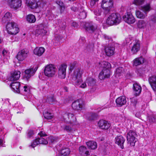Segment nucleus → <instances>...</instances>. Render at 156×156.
<instances>
[{"label":"nucleus","instance_id":"e433bc0d","mask_svg":"<svg viewBox=\"0 0 156 156\" xmlns=\"http://www.w3.org/2000/svg\"><path fill=\"white\" fill-rule=\"evenodd\" d=\"M123 69L121 67H119L116 69L115 74L116 77L118 78L123 73Z\"/></svg>","mask_w":156,"mask_h":156},{"label":"nucleus","instance_id":"37998d69","mask_svg":"<svg viewBox=\"0 0 156 156\" xmlns=\"http://www.w3.org/2000/svg\"><path fill=\"white\" fill-rule=\"evenodd\" d=\"M38 144H48L47 141L43 137L37 138Z\"/></svg>","mask_w":156,"mask_h":156},{"label":"nucleus","instance_id":"bf43d9fd","mask_svg":"<svg viewBox=\"0 0 156 156\" xmlns=\"http://www.w3.org/2000/svg\"><path fill=\"white\" fill-rule=\"evenodd\" d=\"M78 8L75 5H73L71 8V9L73 11H76L78 10L79 11V9H80V7L79 8L78 5Z\"/></svg>","mask_w":156,"mask_h":156},{"label":"nucleus","instance_id":"0eeeda50","mask_svg":"<svg viewBox=\"0 0 156 156\" xmlns=\"http://www.w3.org/2000/svg\"><path fill=\"white\" fill-rule=\"evenodd\" d=\"M82 24L86 30L90 33L94 32L97 28V25L91 22H83Z\"/></svg>","mask_w":156,"mask_h":156},{"label":"nucleus","instance_id":"412c9836","mask_svg":"<svg viewBox=\"0 0 156 156\" xmlns=\"http://www.w3.org/2000/svg\"><path fill=\"white\" fill-rule=\"evenodd\" d=\"M149 82L153 90L156 92V76H153L150 77Z\"/></svg>","mask_w":156,"mask_h":156},{"label":"nucleus","instance_id":"c85d7f7f","mask_svg":"<svg viewBox=\"0 0 156 156\" xmlns=\"http://www.w3.org/2000/svg\"><path fill=\"white\" fill-rule=\"evenodd\" d=\"M86 144L89 148L95 149L97 147V143L94 141H89L86 142Z\"/></svg>","mask_w":156,"mask_h":156},{"label":"nucleus","instance_id":"a211bd4d","mask_svg":"<svg viewBox=\"0 0 156 156\" xmlns=\"http://www.w3.org/2000/svg\"><path fill=\"white\" fill-rule=\"evenodd\" d=\"M140 48V42L138 40H136L135 42L131 48V51L133 54H136Z\"/></svg>","mask_w":156,"mask_h":156},{"label":"nucleus","instance_id":"69168bd1","mask_svg":"<svg viewBox=\"0 0 156 156\" xmlns=\"http://www.w3.org/2000/svg\"><path fill=\"white\" fill-rule=\"evenodd\" d=\"M4 142V141L3 140L1 139H0V146L4 147L3 144Z\"/></svg>","mask_w":156,"mask_h":156},{"label":"nucleus","instance_id":"f257e3e1","mask_svg":"<svg viewBox=\"0 0 156 156\" xmlns=\"http://www.w3.org/2000/svg\"><path fill=\"white\" fill-rule=\"evenodd\" d=\"M122 18L120 15L117 13L110 15L106 20V23L109 25H117L121 21Z\"/></svg>","mask_w":156,"mask_h":156},{"label":"nucleus","instance_id":"dca6fc26","mask_svg":"<svg viewBox=\"0 0 156 156\" xmlns=\"http://www.w3.org/2000/svg\"><path fill=\"white\" fill-rule=\"evenodd\" d=\"M125 141V138L121 135L117 136L115 138V143L120 146L122 149L123 148V144Z\"/></svg>","mask_w":156,"mask_h":156},{"label":"nucleus","instance_id":"3c124183","mask_svg":"<svg viewBox=\"0 0 156 156\" xmlns=\"http://www.w3.org/2000/svg\"><path fill=\"white\" fill-rule=\"evenodd\" d=\"M36 32L39 35L45 34V31L43 29H38L36 30Z\"/></svg>","mask_w":156,"mask_h":156},{"label":"nucleus","instance_id":"b1692460","mask_svg":"<svg viewBox=\"0 0 156 156\" xmlns=\"http://www.w3.org/2000/svg\"><path fill=\"white\" fill-rule=\"evenodd\" d=\"M79 8L80 7L79 9L78 13L79 16H80V18L81 19H84L87 16V13L85 10H84L83 7L81 6L80 4H78Z\"/></svg>","mask_w":156,"mask_h":156},{"label":"nucleus","instance_id":"4d7b16f0","mask_svg":"<svg viewBox=\"0 0 156 156\" xmlns=\"http://www.w3.org/2000/svg\"><path fill=\"white\" fill-rule=\"evenodd\" d=\"M76 64V62H74L73 63H71L70 64V69L71 70H73L74 67L75 66V65Z\"/></svg>","mask_w":156,"mask_h":156},{"label":"nucleus","instance_id":"49530a36","mask_svg":"<svg viewBox=\"0 0 156 156\" xmlns=\"http://www.w3.org/2000/svg\"><path fill=\"white\" fill-rule=\"evenodd\" d=\"M44 117L45 118L47 119H51L52 118V115L50 113L48 112H43Z\"/></svg>","mask_w":156,"mask_h":156},{"label":"nucleus","instance_id":"603ef678","mask_svg":"<svg viewBox=\"0 0 156 156\" xmlns=\"http://www.w3.org/2000/svg\"><path fill=\"white\" fill-rule=\"evenodd\" d=\"M103 72L101 71L99 74L98 77L101 80H104L106 78Z\"/></svg>","mask_w":156,"mask_h":156},{"label":"nucleus","instance_id":"338daca9","mask_svg":"<svg viewBox=\"0 0 156 156\" xmlns=\"http://www.w3.org/2000/svg\"><path fill=\"white\" fill-rule=\"evenodd\" d=\"M135 116L136 117L140 118V112H138L136 113L135 115Z\"/></svg>","mask_w":156,"mask_h":156},{"label":"nucleus","instance_id":"de8ad7c7","mask_svg":"<svg viewBox=\"0 0 156 156\" xmlns=\"http://www.w3.org/2000/svg\"><path fill=\"white\" fill-rule=\"evenodd\" d=\"M134 3L136 5H140L143 4L144 0H134Z\"/></svg>","mask_w":156,"mask_h":156},{"label":"nucleus","instance_id":"4c0bfd02","mask_svg":"<svg viewBox=\"0 0 156 156\" xmlns=\"http://www.w3.org/2000/svg\"><path fill=\"white\" fill-rule=\"evenodd\" d=\"M12 14L9 12H7L2 18V20L4 22L9 20L11 18Z\"/></svg>","mask_w":156,"mask_h":156},{"label":"nucleus","instance_id":"423d86ee","mask_svg":"<svg viewBox=\"0 0 156 156\" xmlns=\"http://www.w3.org/2000/svg\"><path fill=\"white\" fill-rule=\"evenodd\" d=\"M136 136L137 134L135 132L131 130L129 131L127 134V138L128 143L132 146H134L136 141Z\"/></svg>","mask_w":156,"mask_h":156},{"label":"nucleus","instance_id":"c756f323","mask_svg":"<svg viewBox=\"0 0 156 156\" xmlns=\"http://www.w3.org/2000/svg\"><path fill=\"white\" fill-rule=\"evenodd\" d=\"M87 148L85 147L81 146L79 148L80 153L82 155H89V152L87 150Z\"/></svg>","mask_w":156,"mask_h":156},{"label":"nucleus","instance_id":"f3484780","mask_svg":"<svg viewBox=\"0 0 156 156\" xmlns=\"http://www.w3.org/2000/svg\"><path fill=\"white\" fill-rule=\"evenodd\" d=\"M12 90L15 92L19 93L20 92V83L19 82L16 81H12L10 84Z\"/></svg>","mask_w":156,"mask_h":156},{"label":"nucleus","instance_id":"ddd939ff","mask_svg":"<svg viewBox=\"0 0 156 156\" xmlns=\"http://www.w3.org/2000/svg\"><path fill=\"white\" fill-rule=\"evenodd\" d=\"M67 116L68 119L66 120V122L69 123L71 125L75 124L76 123V119L74 114L72 112H68L66 114Z\"/></svg>","mask_w":156,"mask_h":156},{"label":"nucleus","instance_id":"9d476101","mask_svg":"<svg viewBox=\"0 0 156 156\" xmlns=\"http://www.w3.org/2000/svg\"><path fill=\"white\" fill-rule=\"evenodd\" d=\"M29 51L27 49H23L20 51L18 53L16 58L20 61H22L27 57Z\"/></svg>","mask_w":156,"mask_h":156},{"label":"nucleus","instance_id":"473e14b6","mask_svg":"<svg viewBox=\"0 0 156 156\" xmlns=\"http://www.w3.org/2000/svg\"><path fill=\"white\" fill-rule=\"evenodd\" d=\"M87 119L89 121H92L95 119L97 114L93 113H88L87 114Z\"/></svg>","mask_w":156,"mask_h":156},{"label":"nucleus","instance_id":"052dcab7","mask_svg":"<svg viewBox=\"0 0 156 156\" xmlns=\"http://www.w3.org/2000/svg\"><path fill=\"white\" fill-rule=\"evenodd\" d=\"M34 134V132L33 131L31 130H30L28 132L27 134V136L29 137H32Z\"/></svg>","mask_w":156,"mask_h":156},{"label":"nucleus","instance_id":"c03bdc74","mask_svg":"<svg viewBox=\"0 0 156 156\" xmlns=\"http://www.w3.org/2000/svg\"><path fill=\"white\" fill-rule=\"evenodd\" d=\"M106 78H109L111 75V72L110 69H103L102 71Z\"/></svg>","mask_w":156,"mask_h":156},{"label":"nucleus","instance_id":"c9c22d12","mask_svg":"<svg viewBox=\"0 0 156 156\" xmlns=\"http://www.w3.org/2000/svg\"><path fill=\"white\" fill-rule=\"evenodd\" d=\"M70 153L69 149L67 148L62 149L60 152L61 156H68Z\"/></svg>","mask_w":156,"mask_h":156},{"label":"nucleus","instance_id":"9b49d317","mask_svg":"<svg viewBox=\"0 0 156 156\" xmlns=\"http://www.w3.org/2000/svg\"><path fill=\"white\" fill-rule=\"evenodd\" d=\"M123 20L128 24L133 23L135 21V19L132 14L127 13V14L122 17Z\"/></svg>","mask_w":156,"mask_h":156},{"label":"nucleus","instance_id":"ea45409f","mask_svg":"<svg viewBox=\"0 0 156 156\" xmlns=\"http://www.w3.org/2000/svg\"><path fill=\"white\" fill-rule=\"evenodd\" d=\"M57 3L59 6L60 10V13H62L64 12L65 9V6L64 5L63 2L61 1L58 0L57 1Z\"/></svg>","mask_w":156,"mask_h":156},{"label":"nucleus","instance_id":"cd10ccee","mask_svg":"<svg viewBox=\"0 0 156 156\" xmlns=\"http://www.w3.org/2000/svg\"><path fill=\"white\" fill-rule=\"evenodd\" d=\"M75 124L71 125L69 123L67 122L64 128V130L68 132H72L75 131L73 126Z\"/></svg>","mask_w":156,"mask_h":156},{"label":"nucleus","instance_id":"7ed1b4c3","mask_svg":"<svg viewBox=\"0 0 156 156\" xmlns=\"http://www.w3.org/2000/svg\"><path fill=\"white\" fill-rule=\"evenodd\" d=\"M56 72L55 66L52 64L47 65L45 67L44 70L45 75L48 77H53Z\"/></svg>","mask_w":156,"mask_h":156},{"label":"nucleus","instance_id":"5701e85b","mask_svg":"<svg viewBox=\"0 0 156 156\" xmlns=\"http://www.w3.org/2000/svg\"><path fill=\"white\" fill-rule=\"evenodd\" d=\"M45 49L43 47H37L34 50V54L38 56H41L44 52Z\"/></svg>","mask_w":156,"mask_h":156},{"label":"nucleus","instance_id":"72a5a7b5","mask_svg":"<svg viewBox=\"0 0 156 156\" xmlns=\"http://www.w3.org/2000/svg\"><path fill=\"white\" fill-rule=\"evenodd\" d=\"M26 19L27 21L30 23H34L36 20L35 16L31 14L28 15L27 16Z\"/></svg>","mask_w":156,"mask_h":156},{"label":"nucleus","instance_id":"6e6552de","mask_svg":"<svg viewBox=\"0 0 156 156\" xmlns=\"http://www.w3.org/2000/svg\"><path fill=\"white\" fill-rule=\"evenodd\" d=\"M67 65L65 63L59 66L58 68V77L61 79H64L66 76Z\"/></svg>","mask_w":156,"mask_h":156},{"label":"nucleus","instance_id":"20e7f679","mask_svg":"<svg viewBox=\"0 0 156 156\" xmlns=\"http://www.w3.org/2000/svg\"><path fill=\"white\" fill-rule=\"evenodd\" d=\"M113 4V0H102L101 6L105 14H108L111 11Z\"/></svg>","mask_w":156,"mask_h":156},{"label":"nucleus","instance_id":"79ce46f5","mask_svg":"<svg viewBox=\"0 0 156 156\" xmlns=\"http://www.w3.org/2000/svg\"><path fill=\"white\" fill-rule=\"evenodd\" d=\"M56 101L55 98L52 96L48 97L46 100V101L51 104L55 103Z\"/></svg>","mask_w":156,"mask_h":156},{"label":"nucleus","instance_id":"0e129e2a","mask_svg":"<svg viewBox=\"0 0 156 156\" xmlns=\"http://www.w3.org/2000/svg\"><path fill=\"white\" fill-rule=\"evenodd\" d=\"M7 53V51L5 50H4L2 51V54L4 56H5Z\"/></svg>","mask_w":156,"mask_h":156},{"label":"nucleus","instance_id":"bb28decb","mask_svg":"<svg viewBox=\"0 0 156 156\" xmlns=\"http://www.w3.org/2000/svg\"><path fill=\"white\" fill-rule=\"evenodd\" d=\"M133 89L136 96L138 95L141 93L142 88L141 86L138 83H134L133 85Z\"/></svg>","mask_w":156,"mask_h":156},{"label":"nucleus","instance_id":"4468645a","mask_svg":"<svg viewBox=\"0 0 156 156\" xmlns=\"http://www.w3.org/2000/svg\"><path fill=\"white\" fill-rule=\"evenodd\" d=\"M98 125L99 127L103 129H107L111 126L107 121L104 120H100L98 122Z\"/></svg>","mask_w":156,"mask_h":156},{"label":"nucleus","instance_id":"1a4fd4ad","mask_svg":"<svg viewBox=\"0 0 156 156\" xmlns=\"http://www.w3.org/2000/svg\"><path fill=\"white\" fill-rule=\"evenodd\" d=\"M8 3L10 7L14 10L18 9L22 5L21 0H8Z\"/></svg>","mask_w":156,"mask_h":156},{"label":"nucleus","instance_id":"aec40b11","mask_svg":"<svg viewBox=\"0 0 156 156\" xmlns=\"http://www.w3.org/2000/svg\"><path fill=\"white\" fill-rule=\"evenodd\" d=\"M72 106L75 110H81L83 107L82 102L81 101L77 100L73 103Z\"/></svg>","mask_w":156,"mask_h":156},{"label":"nucleus","instance_id":"e2e57ef3","mask_svg":"<svg viewBox=\"0 0 156 156\" xmlns=\"http://www.w3.org/2000/svg\"><path fill=\"white\" fill-rule=\"evenodd\" d=\"M72 25L74 27H77L78 26L77 23L75 22H73L72 23Z\"/></svg>","mask_w":156,"mask_h":156},{"label":"nucleus","instance_id":"864d4df0","mask_svg":"<svg viewBox=\"0 0 156 156\" xmlns=\"http://www.w3.org/2000/svg\"><path fill=\"white\" fill-rule=\"evenodd\" d=\"M38 144V143L37 142V139H36L30 145V147H31L32 148H34Z\"/></svg>","mask_w":156,"mask_h":156},{"label":"nucleus","instance_id":"680f3d73","mask_svg":"<svg viewBox=\"0 0 156 156\" xmlns=\"http://www.w3.org/2000/svg\"><path fill=\"white\" fill-rule=\"evenodd\" d=\"M38 134L41 137L42 136H44L46 135L44 132L43 131H41L38 133Z\"/></svg>","mask_w":156,"mask_h":156},{"label":"nucleus","instance_id":"58836bf2","mask_svg":"<svg viewBox=\"0 0 156 156\" xmlns=\"http://www.w3.org/2000/svg\"><path fill=\"white\" fill-rule=\"evenodd\" d=\"M86 82L88 84V86H92L95 84V81L93 78H88L86 80Z\"/></svg>","mask_w":156,"mask_h":156},{"label":"nucleus","instance_id":"774afa93","mask_svg":"<svg viewBox=\"0 0 156 156\" xmlns=\"http://www.w3.org/2000/svg\"><path fill=\"white\" fill-rule=\"evenodd\" d=\"M133 101H135L134 102V105L136 103V99L135 98H133L132 99V100H131V101L132 102H133Z\"/></svg>","mask_w":156,"mask_h":156},{"label":"nucleus","instance_id":"a19ab883","mask_svg":"<svg viewBox=\"0 0 156 156\" xmlns=\"http://www.w3.org/2000/svg\"><path fill=\"white\" fill-rule=\"evenodd\" d=\"M146 22L144 20H140L137 23V26L138 28H144L146 26Z\"/></svg>","mask_w":156,"mask_h":156},{"label":"nucleus","instance_id":"13d9d810","mask_svg":"<svg viewBox=\"0 0 156 156\" xmlns=\"http://www.w3.org/2000/svg\"><path fill=\"white\" fill-rule=\"evenodd\" d=\"M87 83L86 82V81L80 84V85H79V87L82 88H84L86 87H87Z\"/></svg>","mask_w":156,"mask_h":156},{"label":"nucleus","instance_id":"2eb2a0df","mask_svg":"<svg viewBox=\"0 0 156 156\" xmlns=\"http://www.w3.org/2000/svg\"><path fill=\"white\" fill-rule=\"evenodd\" d=\"M26 4L27 6L32 9H36L38 7L35 0H26Z\"/></svg>","mask_w":156,"mask_h":156},{"label":"nucleus","instance_id":"f03ea898","mask_svg":"<svg viewBox=\"0 0 156 156\" xmlns=\"http://www.w3.org/2000/svg\"><path fill=\"white\" fill-rule=\"evenodd\" d=\"M82 71L78 68L74 71L73 73L71 75L73 82L76 85H79L82 82L81 78Z\"/></svg>","mask_w":156,"mask_h":156},{"label":"nucleus","instance_id":"2f4dec72","mask_svg":"<svg viewBox=\"0 0 156 156\" xmlns=\"http://www.w3.org/2000/svg\"><path fill=\"white\" fill-rule=\"evenodd\" d=\"M100 64L103 69H110L111 67V64L108 62L103 61L100 63Z\"/></svg>","mask_w":156,"mask_h":156},{"label":"nucleus","instance_id":"f704fd0d","mask_svg":"<svg viewBox=\"0 0 156 156\" xmlns=\"http://www.w3.org/2000/svg\"><path fill=\"white\" fill-rule=\"evenodd\" d=\"M136 14L137 18L140 19H144L147 16L146 13H144L142 12L139 10L136 11Z\"/></svg>","mask_w":156,"mask_h":156},{"label":"nucleus","instance_id":"7c9ffc66","mask_svg":"<svg viewBox=\"0 0 156 156\" xmlns=\"http://www.w3.org/2000/svg\"><path fill=\"white\" fill-rule=\"evenodd\" d=\"M141 9L144 13L147 15V13L150 11L151 9V7L150 3L147 4L141 7Z\"/></svg>","mask_w":156,"mask_h":156},{"label":"nucleus","instance_id":"4be33fe9","mask_svg":"<svg viewBox=\"0 0 156 156\" xmlns=\"http://www.w3.org/2000/svg\"><path fill=\"white\" fill-rule=\"evenodd\" d=\"M116 102L118 106L121 107L125 105L126 102V98L122 96L118 98L116 100Z\"/></svg>","mask_w":156,"mask_h":156},{"label":"nucleus","instance_id":"6e6d98bb","mask_svg":"<svg viewBox=\"0 0 156 156\" xmlns=\"http://www.w3.org/2000/svg\"><path fill=\"white\" fill-rule=\"evenodd\" d=\"M99 0H90V4L91 6L93 7L95 5L96 3Z\"/></svg>","mask_w":156,"mask_h":156},{"label":"nucleus","instance_id":"a18cd8bd","mask_svg":"<svg viewBox=\"0 0 156 156\" xmlns=\"http://www.w3.org/2000/svg\"><path fill=\"white\" fill-rule=\"evenodd\" d=\"M148 120L151 123L156 122V115H153L149 116Z\"/></svg>","mask_w":156,"mask_h":156},{"label":"nucleus","instance_id":"f8f14e48","mask_svg":"<svg viewBox=\"0 0 156 156\" xmlns=\"http://www.w3.org/2000/svg\"><path fill=\"white\" fill-rule=\"evenodd\" d=\"M37 69V67H35L34 68H31L26 70L25 71L24 77L27 79H28L34 75Z\"/></svg>","mask_w":156,"mask_h":156},{"label":"nucleus","instance_id":"39448f33","mask_svg":"<svg viewBox=\"0 0 156 156\" xmlns=\"http://www.w3.org/2000/svg\"><path fill=\"white\" fill-rule=\"evenodd\" d=\"M6 29L8 33L12 35H16L19 31L16 23L14 22H9L6 26Z\"/></svg>","mask_w":156,"mask_h":156},{"label":"nucleus","instance_id":"a878e982","mask_svg":"<svg viewBox=\"0 0 156 156\" xmlns=\"http://www.w3.org/2000/svg\"><path fill=\"white\" fill-rule=\"evenodd\" d=\"M133 65L135 66L140 65L144 62V59L142 56L136 58L133 60Z\"/></svg>","mask_w":156,"mask_h":156},{"label":"nucleus","instance_id":"5fc2aeb1","mask_svg":"<svg viewBox=\"0 0 156 156\" xmlns=\"http://www.w3.org/2000/svg\"><path fill=\"white\" fill-rule=\"evenodd\" d=\"M23 91L25 93H28L30 91V89L29 87L27 85H25L23 87Z\"/></svg>","mask_w":156,"mask_h":156},{"label":"nucleus","instance_id":"8fccbe9b","mask_svg":"<svg viewBox=\"0 0 156 156\" xmlns=\"http://www.w3.org/2000/svg\"><path fill=\"white\" fill-rule=\"evenodd\" d=\"M150 20L154 23L156 22V15H154L149 17Z\"/></svg>","mask_w":156,"mask_h":156},{"label":"nucleus","instance_id":"393cba45","mask_svg":"<svg viewBox=\"0 0 156 156\" xmlns=\"http://www.w3.org/2000/svg\"><path fill=\"white\" fill-rule=\"evenodd\" d=\"M106 55L108 56H111L113 55L115 52V48L112 47H106L105 49Z\"/></svg>","mask_w":156,"mask_h":156},{"label":"nucleus","instance_id":"09e8293b","mask_svg":"<svg viewBox=\"0 0 156 156\" xmlns=\"http://www.w3.org/2000/svg\"><path fill=\"white\" fill-rule=\"evenodd\" d=\"M101 10L98 9H96L94 11L95 15L97 16H100L101 14Z\"/></svg>","mask_w":156,"mask_h":156},{"label":"nucleus","instance_id":"6ab92c4d","mask_svg":"<svg viewBox=\"0 0 156 156\" xmlns=\"http://www.w3.org/2000/svg\"><path fill=\"white\" fill-rule=\"evenodd\" d=\"M20 71H15L11 74V76L9 79L10 81H15L19 78L20 76Z\"/></svg>","mask_w":156,"mask_h":156}]
</instances>
